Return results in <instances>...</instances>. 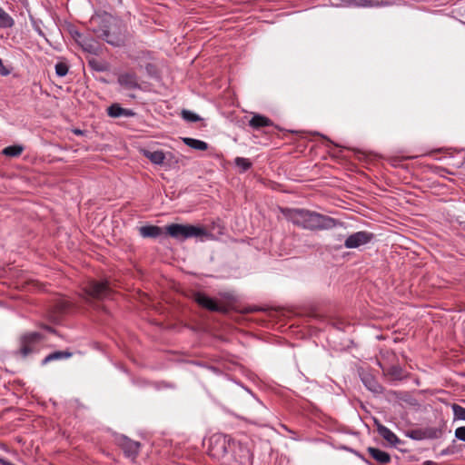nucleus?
<instances>
[{
  "instance_id": "1",
  "label": "nucleus",
  "mask_w": 465,
  "mask_h": 465,
  "mask_svg": "<svg viewBox=\"0 0 465 465\" xmlns=\"http://www.w3.org/2000/svg\"><path fill=\"white\" fill-rule=\"evenodd\" d=\"M211 450L213 456L223 459L228 465L252 464V456L249 448L226 436L213 438Z\"/></svg>"
},
{
  "instance_id": "2",
  "label": "nucleus",
  "mask_w": 465,
  "mask_h": 465,
  "mask_svg": "<svg viewBox=\"0 0 465 465\" xmlns=\"http://www.w3.org/2000/svg\"><path fill=\"white\" fill-rule=\"evenodd\" d=\"M282 213L294 225L310 231L329 230L338 223L332 217L306 209L283 208Z\"/></svg>"
},
{
  "instance_id": "3",
  "label": "nucleus",
  "mask_w": 465,
  "mask_h": 465,
  "mask_svg": "<svg viewBox=\"0 0 465 465\" xmlns=\"http://www.w3.org/2000/svg\"><path fill=\"white\" fill-rule=\"evenodd\" d=\"M166 232L171 237L177 240H185L193 237L198 238L207 235V231L203 227L179 223H172L166 226Z\"/></svg>"
},
{
  "instance_id": "4",
  "label": "nucleus",
  "mask_w": 465,
  "mask_h": 465,
  "mask_svg": "<svg viewBox=\"0 0 465 465\" xmlns=\"http://www.w3.org/2000/svg\"><path fill=\"white\" fill-rule=\"evenodd\" d=\"M87 298L86 300H98L102 301L110 297L112 294V289L110 288L108 282H98L95 280L89 281L84 288Z\"/></svg>"
},
{
  "instance_id": "5",
  "label": "nucleus",
  "mask_w": 465,
  "mask_h": 465,
  "mask_svg": "<svg viewBox=\"0 0 465 465\" xmlns=\"http://www.w3.org/2000/svg\"><path fill=\"white\" fill-rule=\"evenodd\" d=\"M193 301L202 308L210 312L227 313L229 308L224 303H219L216 300L209 297L204 292H196L193 293Z\"/></svg>"
},
{
  "instance_id": "6",
  "label": "nucleus",
  "mask_w": 465,
  "mask_h": 465,
  "mask_svg": "<svg viewBox=\"0 0 465 465\" xmlns=\"http://www.w3.org/2000/svg\"><path fill=\"white\" fill-rule=\"evenodd\" d=\"M43 339V335L39 332H30L20 338L19 352L23 357L36 351L37 346Z\"/></svg>"
},
{
  "instance_id": "7",
  "label": "nucleus",
  "mask_w": 465,
  "mask_h": 465,
  "mask_svg": "<svg viewBox=\"0 0 465 465\" xmlns=\"http://www.w3.org/2000/svg\"><path fill=\"white\" fill-rule=\"evenodd\" d=\"M373 239L374 234L372 232L360 231L349 235L344 242V246L348 249L359 248L362 245L368 244Z\"/></svg>"
},
{
  "instance_id": "8",
  "label": "nucleus",
  "mask_w": 465,
  "mask_h": 465,
  "mask_svg": "<svg viewBox=\"0 0 465 465\" xmlns=\"http://www.w3.org/2000/svg\"><path fill=\"white\" fill-rule=\"evenodd\" d=\"M117 82L125 90L141 89L138 75L134 72H124L119 74Z\"/></svg>"
},
{
  "instance_id": "9",
  "label": "nucleus",
  "mask_w": 465,
  "mask_h": 465,
  "mask_svg": "<svg viewBox=\"0 0 465 465\" xmlns=\"http://www.w3.org/2000/svg\"><path fill=\"white\" fill-rule=\"evenodd\" d=\"M118 444L127 457L134 459L137 456L140 449V443L138 441L122 436L118 439Z\"/></svg>"
},
{
  "instance_id": "10",
  "label": "nucleus",
  "mask_w": 465,
  "mask_h": 465,
  "mask_svg": "<svg viewBox=\"0 0 465 465\" xmlns=\"http://www.w3.org/2000/svg\"><path fill=\"white\" fill-rule=\"evenodd\" d=\"M98 36L114 46H120L124 43V35L113 33L111 30H103Z\"/></svg>"
},
{
  "instance_id": "11",
  "label": "nucleus",
  "mask_w": 465,
  "mask_h": 465,
  "mask_svg": "<svg viewBox=\"0 0 465 465\" xmlns=\"http://www.w3.org/2000/svg\"><path fill=\"white\" fill-rule=\"evenodd\" d=\"M272 125L273 123L270 118L259 114H254L249 120V126L255 130Z\"/></svg>"
},
{
  "instance_id": "12",
  "label": "nucleus",
  "mask_w": 465,
  "mask_h": 465,
  "mask_svg": "<svg viewBox=\"0 0 465 465\" xmlns=\"http://www.w3.org/2000/svg\"><path fill=\"white\" fill-rule=\"evenodd\" d=\"M375 422L377 424L378 433L385 440H387L389 443H391L392 445H396L397 443L400 442V440L398 439V437L390 429H388L386 426H384L381 423H378L377 421H375Z\"/></svg>"
},
{
  "instance_id": "13",
  "label": "nucleus",
  "mask_w": 465,
  "mask_h": 465,
  "mask_svg": "<svg viewBox=\"0 0 465 465\" xmlns=\"http://www.w3.org/2000/svg\"><path fill=\"white\" fill-rule=\"evenodd\" d=\"M368 453L376 461L381 464H387L391 461V456L388 452L383 451L380 449L374 447H369L367 449Z\"/></svg>"
},
{
  "instance_id": "14",
  "label": "nucleus",
  "mask_w": 465,
  "mask_h": 465,
  "mask_svg": "<svg viewBox=\"0 0 465 465\" xmlns=\"http://www.w3.org/2000/svg\"><path fill=\"white\" fill-rule=\"evenodd\" d=\"M139 232L143 238H157L163 234V230L156 225H145L139 228Z\"/></svg>"
},
{
  "instance_id": "15",
  "label": "nucleus",
  "mask_w": 465,
  "mask_h": 465,
  "mask_svg": "<svg viewBox=\"0 0 465 465\" xmlns=\"http://www.w3.org/2000/svg\"><path fill=\"white\" fill-rule=\"evenodd\" d=\"M107 114L109 116L114 118L134 115V113L131 110L123 108L118 104H113L110 105L107 108Z\"/></svg>"
},
{
  "instance_id": "16",
  "label": "nucleus",
  "mask_w": 465,
  "mask_h": 465,
  "mask_svg": "<svg viewBox=\"0 0 465 465\" xmlns=\"http://www.w3.org/2000/svg\"><path fill=\"white\" fill-rule=\"evenodd\" d=\"M78 45L82 47L84 52H87L92 54H99L101 48L92 39L83 38L82 41H78Z\"/></svg>"
},
{
  "instance_id": "17",
  "label": "nucleus",
  "mask_w": 465,
  "mask_h": 465,
  "mask_svg": "<svg viewBox=\"0 0 465 465\" xmlns=\"http://www.w3.org/2000/svg\"><path fill=\"white\" fill-rule=\"evenodd\" d=\"M361 381L363 384L366 386L368 390L374 393H381L382 392V386L375 380V378L371 375L367 374L364 375L361 378Z\"/></svg>"
},
{
  "instance_id": "18",
  "label": "nucleus",
  "mask_w": 465,
  "mask_h": 465,
  "mask_svg": "<svg viewBox=\"0 0 465 465\" xmlns=\"http://www.w3.org/2000/svg\"><path fill=\"white\" fill-rule=\"evenodd\" d=\"M143 155L148 158L153 163L161 165L165 160V154L163 151H149L144 150Z\"/></svg>"
},
{
  "instance_id": "19",
  "label": "nucleus",
  "mask_w": 465,
  "mask_h": 465,
  "mask_svg": "<svg viewBox=\"0 0 465 465\" xmlns=\"http://www.w3.org/2000/svg\"><path fill=\"white\" fill-rule=\"evenodd\" d=\"M73 355L72 352L67 351H57L48 354L43 361L42 364L45 365L53 361H58L63 359H68Z\"/></svg>"
},
{
  "instance_id": "20",
  "label": "nucleus",
  "mask_w": 465,
  "mask_h": 465,
  "mask_svg": "<svg viewBox=\"0 0 465 465\" xmlns=\"http://www.w3.org/2000/svg\"><path fill=\"white\" fill-rule=\"evenodd\" d=\"M54 308V318L58 319L62 314L66 312V311L70 308V302L60 299L55 302V303L53 306Z\"/></svg>"
},
{
  "instance_id": "21",
  "label": "nucleus",
  "mask_w": 465,
  "mask_h": 465,
  "mask_svg": "<svg viewBox=\"0 0 465 465\" xmlns=\"http://www.w3.org/2000/svg\"><path fill=\"white\" fill-rule=\"evenodd\" d=\"M183 141L187 146L195 150L205 151L208 149V143L201 140L186 137Z\"/></svg>"
},
{
  "instance_id": "22",
  "label": "nucleus",
  "mask_w": 465,
  "mask_h": 465,
  "mask_svg": "<svg viewBox=\"0 0 465 465\" xmlns=\"http://www.w3.org/2000/svg\"><path fill=\"white\" fill-rule=\"evenodd\" d=\"M388 2L378 0H356L355 7H380L387 5Z\"/></svg>"
},
{
  "instance_id": "23",
  "label": "nucleus",
  "mask_w": 465,
  "mask_h": 465,
  "mask_svg": "<svg viewBox=\"0 0 465 465\" xmlns=\"http://www.w3.org/2000/svg\"><path fill=\"white\" fill-rule=\"evenodd\" d=\"M88 65L96 72H105L109 70V64L106 62L99 61L95 58L89 59Z\"/></svg>"
},
{
  "instance_id": "24",
  "label": "nucleus",
  "mask_w": 465,
  "mask_h": 465,
  "mask_svg": "<svg viewBox=\"0 0 465 465\" xmlns=\"http://www.w3.org/2000/svg\"><path fill=\"white\" fill-rule=\"evenodd\" d=\"M14 25L13 18L0 7V27L8 28Z\"/></svg>"
},
{
  "instance_id": "25",
  "label": "nucleus",
  "mask_w": 465,
  "mask_h": 465,
  "mask_svg": "<svg viewBox=\"0 0 465 465\" xmlns=\"http://www.w3.org/2000/svg\"><path fill=\"white\" fill-rule=\"evenodd\" d=\"M23 146L21 145H11L7 146L3 150V154L9 157H16L19 156L23 152Z\"/></svg>"
},
{
  "instance_id": "26",
  "label": "nucleus",
  "mask_w": 465,
  "mask_h": 465,
  "mask_svg": "<svg viewBox=\"0 0 465 465\" xmlns=\"http://www.w3.org/2000/svg\"><path fill=\"white\" fill-rule=\"evenodd\" d=\"M402 372V369L398 365H392L387 371V373L394 380H401Z\"/></svg>"
},
{
  "instance_id": "27",
  "label": "nucleus",
  "mask_w": 465,
  "mask_h": 465,
  "mask_svg": "<svg viewBox=\"0 0 465 465\" xmlns=\"http://www.w3.org/2000/svg\"><path fill=\"white\" fill-rule=\"evenodd\" d=\"M236 166L241 168L243 172L249 170L252 166V163L249 159L243 157H236L234 160Z\"/></svg>"
},
{
  "instance_id": "28",
  "label": "nucleus",
  "mask_w": 465,
  "mask_h": 465,
  "mask_svg": "<svg viewBox=\"0 0 465 465\" xmlns=\"http://www.w3.org/2000/svg\"><path fill=\"white\" fill-rule=\"evenodd\" d=\"M182 117L185 121L190 122V123H195V122H198L201 120V117L198 114H196L189 110H183Z\"/></svg>"
},
{
  "instance_id": "29",
  "label": "nucleus",
  "mask_w": 465,
  "mask_h": 465,
  "mask_svg": "<svg viewBox=\"0 0 465 465\" xmlns=\"http://www.w3.org/2000/svg\"><path fill=\"white\" fill-rule=\"evenodd\" d=\"M452 411L455 419L465 420V408L454 403L452 405Z\"/></svg>"
},
{
  "instance_id": "30",
  "label": "nucleus",
  "mask_w": 465,
  "mask_h": 465,
  "mask_svg": "<svg viewBox=\"0 0 465 465\" xmlns=\"http://www.w3.org/2000/svg\"><path fill=\"white\" fill-rule=\"evenodd\" d=\"M68 70L69 67L67 64L64 62H60L55 64V73L60 77L65 76L68 73Z\"/></svg>"
},
{
  "instance_id": "31",
  "label": "nucleus",
  "mask_w": 465,
  "mask_h": 465,
  "mask_svg": "<svg viewBox=\"0 0 465 465\" xmlns=\"http://www.w3.org/2000/svg\"><path fill=\"white\" fill-rule=\"evenodd\" d=\"M455 437L462 441H465V427H459L455 430Z\"/></svg>"
},
{
  "instance_id": "32",
  "label": "nucleus",
  "mask_w": 465,
  "mask_h": 465,
  "mask_svg": "<svg viewBox=\"0 0 465 465\" xmlns=\"http://www.w3.org/2000/svg\"><path fill=\"white\" fill-rule=\"evenodd\" d=\"M10 74V71L3 64V61L0 58V74L6 76Z\"/></svg>"
},
{
  "instance_id": "33",
  "label": "nucleus",
  "mask_w": 465,
  "mask_h": 465,
  "mask_svg": "<svg viewBox=\"0 0 465 465\" xmlns=\"http://www.w3.org/2000/svg\"><path fill=\"white\" fill-rule=\"evenodd\" d=\"M71 34L73 35V37L74 38V40L78 43V41H82L83 38H84L82 34H80L78 31L76 30H72L71 31Z\"/></svg>"
},
{
  "instance_id": "34",
  "label": "nucleus",
  "mask_w": 465,
  "mask_h": 465,
  "mask_svg": "<svg viewBox=\"0 0 465 465\" xmlns=\"http://www.w3.org/2000/svg\"><path fill=\"white\" fill-rule=\"evenodd\" d=\"M145 70L150 75H153L155 73V66L153 64H147L145 66Z\"/></svg>"
},
{
  "instance_id": "35",
  "label": "nucleus",
  "mask_w": 465,
  "mask_h": 465,
  "mask_svg": "<svg viewBox=\"0 0 465 465\" xmlns=\"http://www.w3.org/2000/svg\"><path fill=\"white\" fill-rule=\"evenodd\" d=\"M221 297H223V299L227 300V301H232L233 300V295L230 292H223V293H220Z\"/></svg>"
},
{
  "instance_id": "36",
  "label": "nucleus",
  "mask_w": 465,
  "mask_h": 465,
  "mask_svg": "<svg viewBox=\"0 0 465 465\" xmlns=\"http://www.w3.org/2000/svg\"><path fill=\"white\" fill-rule=\"evenodd\" d=\"M342 3H344L347 5L354 6L356 0H341Z\"/></svg>"
},
{
  "instance_id": "37",
  "label": "nucleus",
  "mask_w": 465,
  "mask_h": 465,
  "mask_svg": "<svg viewBox=\"0 0 465 465\" xmlns=\"http://www.w3.org/2000/svg\"><path fill=\"white\" fill-rule=\"evenodd\" d=\"M43 327H44L45 330H47L48 331H50V332H54V328H52V327H50V326H46V325H45V326H43Z\"/></svg>"
},
{
  "instance_id": "38",
  "label": "nucleus",
  "mask_w": 465,
  "mask_h": 465,
  "mask_svg": "<svg viewBox=\"0 0 465 465\" xmlns=\"http://www.w3.org/2000/svg\"><path fill=\"white\" fill-rule=\"evenodd\" d=\"M424 465H436V463H435V462H433V461L428 460V461H426V462L424 463Z\"/></svg>"
},
{
  "instance_id": "39",
  "label": "nucleus",
  "mask_w": 465,
  "mask_h": 465,
  "mask_svg": "<svg viewBox=\"0 0 465 465\" xmlns=\"http://www.w3.org/2000/svg\"><path fill=\"white\" fill-rule=\"evenodd\" d=\"M415 433H416V431H412L411 437L413 438V439H417V437L414 436Z\"/></svg>"
},
{
  "instance_id": "40",
  "label": "nucleus",
  "mask_w": 465,
  "mask_h": 465,
  "mask_svg": "<svg viewBox=\"0 0 465 465\" xmlns=\"http://www.w3.org/2000/svg\"><path fill=\"white\" fill-rule=\"evenodd\" d=\"M448 453H449V452H448V450H442V452H441V454H442V455H445V454H448Z\"/></svg>"
},
{
  "instance_id": "41",
  "label": "nucleus",
  "mask_w": 465,
  "mask_h": 465,
  "mask_svg": "<svg viewBox=\"0 0 465 465\" xmlns=\"http://www.w3.org/2000/svg\"><path fill=\"white\" fill-rule=\"evenodd\" d=\"M362 460H363L366 463L371 464V462H370L369 460H367L366 459H363V458H362Z\"/></svg>"
},
{
  "instance_id": "42",
  "label": "nucleus",
  "mask_w": 465,
  "mask_h": 465,
  "mask_svg": "<svg viewBox=\"0 0 465 465\" xmlns=\"http://www.w3.org/2000/svg\"><path fill=\"white\" fill-rule=\"evenodd\" d=\"M74 133L75 134H81V131L80 130H75Z\"/></svg>"
}]
</instances>
